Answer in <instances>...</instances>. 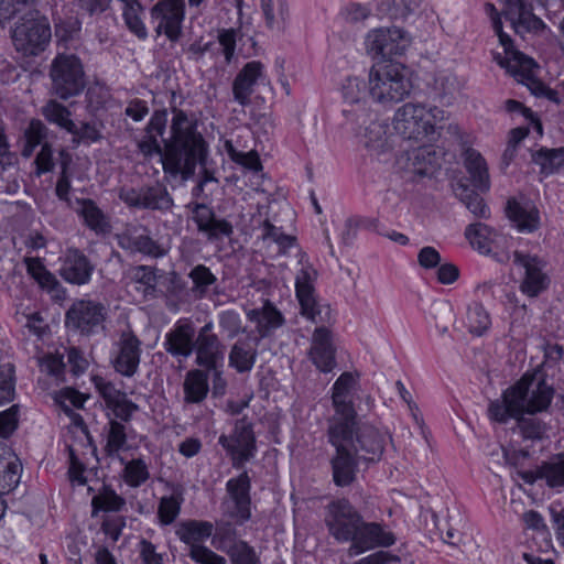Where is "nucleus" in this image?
I'll return each mask as SVG.
<instances>
[{
    "instance_id": "obj_1",
    "label": "nucleus",
    "mask_w": 564,
    "mask_h": 564,
    "mask_svg": "<svg viewBox=\"0 0 564 564\" xmlns=\"http://www.w3.org/2000/svg\"><path fill=\"white\" fill-rule=\"evenodd\" d=\"M172 112L171 137L163 140V147L159 138L163 137L166 129V109L152 113L137 145L144 158L160 155L165 175L172 178L180 176L182 181H187L195 174L198 164H205L208 144L183 110L172 108Z\"/></svg>"
},
{
    "instance_id": "obj_2",
    "label": "nucleus",
    "mask_w": 564,
    "mask_h": 564,
    "mask_svg": "<svg viewBox=\"0 0 564 564\" xmlns=\"http://www.w3.org/2000/svg\"><path fill=\"white\" fill-rule=\"evenodd\" d=\"M355 384L352 373L344 372L332 388L335 413L328 421L327 436L329 444L335 448L329 463L332 478L337 487H349L357 480L361 459L354 438L357 426V412L352 403Z\"/></svg>"
},
{
    "instance_id": "obj_3",
    "label": "nucleus",
    "mask_w": 564,
    "mask_h": 564,
    "mask_svg": "<svg viewBox=\"0 0 564 564\" xmlns=\"http://www.w3.org/2000/svg\"><path fill=\"white\" fill-rule=\"evenodd\" d=\"M446 119V112L436 106L426 108L423 104L406 102L395 111L392 123L403 139L419 141L433 138Z\"/></svg>"
},
{
    "instance_id": "obj_4",
    "label": "nucleus",
    "mask_w": 564,
    "mask_h": 564,
    "mask_svg": "<svg viewBox=\"0 0 564 564\" xmlns=\"http://www.w3.org/2000/svg\"><path fill=\"white\" fill-rule=\"evenodd\" d=\"M410 91L411 82L400 64L380 61L370 68L368 95L375 101L382 105L399 102Z\"/></svg>"
},
{
    "instance_id": "obj_5",
    "label": "nucleus",
    "mask_w": 564,
    "mask_h": 564,
    "mask_svg": "<svg viewBox=\"0 0 564 564\" xmlns=\"http://www.w3.org/2000/svg\"><path fill=\"white\" fill-rule=\"evenodd\" d=\"M52 91L61 99L79 95L85 88V72L74 54H58L51 64Z\"/></svg>"
},
{
    "instance_id": "obj_6",
    "label": "nucleus",
    "mask_w": 564,
    "mask_h": 564,
    "mask_svg": "<svg viewBox=\"0 0 564 564\" xmlns=\"http://www.w3.org/2000/svg\"><path fill=\"white\" fill-rule=\"evenodd\" d=\"M48 21L37 13L25 14L12 30V42L18 52L24 56H37L51 40Z\"/></svg>"
},
{
    "instance_id": "obj_7",
    "label": "nucleus",
    "mask_w": 564,
    "mask_h": 564,
    "mask_svg": "<svg viewBox=\"0 0 564 564\" xmlns=\"http://www.w3.org/2000/svg\"><path fill=\"white\" fill-rule=\"evenodd\" d=\"M494 24V31L499 37V42L503 46L506 54L505 58L496 57V59L502 67H506L514 76H520L521 80L525 82V85L533 95L542 97L546 86L542 82L535 79L532 75L535 62L533 58L528 57L514 48L512 39L501 30V23L498 19Z\"/></svg>"
},
{
    "instance_id": "obj_8",
    "label": "nucleus",
    "mask_w": 564,
    "mask_h": 564,
    "mask_svg": "<svg viewBox=\"0 0 564 564\" xmlns=\"http://www.w3.org/2000/svg\"><path fill=\"white\" fill-rule=\"evenodd\" d=\"M362 520L361 513L347 498L333 500L326 507L325 523L337 542L351 543Z\"/></svg>"
},
{
    "instance_id": "obj_9",
    "label": "nucleus",
    "mask_w": 564,
    "mask_h": 564,
    "mask_svg": "<svg viewBox=\"0 0 564 564\" xmlns=\"http://www.w3.org/2000/svg\"><path fill=\"white\" fill-rule=\"evenodd\" d=\"M108 316L107 306L95 300H77L66 312L65 325L84 336L98 334L105 329Z\"/></svg>"
},
{
    "instance_id": "obj_10",
    "label": "nucleus",
    "mask_w": 564,
    "mask_h": 564,
    "mask_svg": "<svg viewBox=\"0 0 564 564\" xmlns=\"http://www.w3.org/2000/svg\"><path fill=\"white\" fill-rule=\"evenodd\" d=\"M218 443L230 456L232 467L236 469L242 468L254 457L257 452L253 426L247 417L237 420L232 433L230 435L221 434Z\"/></svg>"
},
{
    "instance_id": "obj_11",
    "label": "nucleus",
    "mask_w": 564,
    "mask_h": 564,
    "mask_svg": "<svg viewBox=\"0 0 564 564\" xmlns=\"http://www.w3.org/2000/svg\"><path fill=\"white\" fill-rule=\"evenodd\" d=\"M119 198L130 208L148 209L161 214H167L174 207V199L167 187L160 183L139 188L122 187Z\"/></svg>"
},
{
    "instance_id": "obj_12",
    "label": "nucleus",
    "mask_w": 564,
    "mask_h": 564,
    "mask_svg": "<svg viewBox=\"0 0 564 564\" xmlns=\"http://www.w3.org/2000/svg\"><path fill=\"white\" fill-rule=\"evenodd\" d=\"M529 383L519 381L503 391L501 400L489 403V419L498 423H507L509 419H517L527 413Z\"/></svg>"
},
{
    "instance_id": "obj_13",
    "label": "nucleus",
    "mask_w": 564,
    "mask_h": 564,
    "mask_svg": "<svg viewBox=\"0 0 564 564\" xmlns=\"http://www.w3.org/2000/svg\"><path fill=\"white\" fill-rule=\"evenodd\" d=\"M316 271L312 267H303L295 279L296 297L301 306V314L312 323H325L329 317L328 306H322L315 297L313 282Z\"/></svg>"
},
{
    "instance_id": "obj_14",
    "label": "nucleus",
    "mask_w": 564,
    "mask_h": 564,
    "mask_svg": "<svg viewBox=\"0 0 564 564\" xmlns=\"http://www.w3.org/2000/svg\"><path fill=\"white\" fill-rule=\"evenodd\" d=\"M251 479L247 471L237 477L230 478L226 484V491L231 500L232 507H228L225 514L236 521V524H243L251 518Z\"/></svg>"
},
{
    "instance_id": "obj_15",
    "label": "nucleus",
    "mask_w": 564,
    "mask_h": 564,
    "mask_svg": "<svg viewBox=\"0 0 564 564\" xmlns=\"http://www.w3.org/2000/svg\"><path fill=\"white\" fill-rule=\"evenodd\" d=\"M186 207L192 213V219L197 226L198 232L203 234L207 241L214 242L223 238H229L234 234L230 221L217 218L214 210L203 203L191 202Z\"/></svg>"
},
{
    "instance_id": "obj_16",
    "label": "nucleus",
    "mask_w": 564,
    "mask_h": 564,
    "mask_svg": "<svg viewBox=\"0 0 564 564\" xmlns=\"http://www.w3.org/2000/svg\"><path fill=\"white\" fill-rule=\"evenodd\" d=\"M150 13L154 21H159L156 34L164 33L171 41L178 40L185 17L184 0H160L152 7Z\"/></svg>"
},
{
    "instance_id": "obj_17",
    "label": "nucleus",
    "mask_w": 564,
    "mask_h": 564,
    "mask_svg": "<svg viewBox=\"0 0 564 564\" xmlns=\"http://www.w3.org/2000/svg\"><path fill=\"white\" fill-rule=\"evenodd\" d=\"M408 46L404 32L398 28L377 29L366 37V48L373 57L382 61L403 54Z\"/></svg>"
},
{
    "instance_id": "obj_18",
    "label": "nucleus",
    "mask_w": 564,
    "mask_h": 564,
    "mask_svg": "<svg viewBox=\"0 0 564 564\" xmlns=\"http://www.w3.org/2000/svg\"><path fill=\"white\" fill-rule=\"evenodd\" d=\"M395 541V535L384 525L362 520L348 552L349 555L356 556L376 547H389Z\"/></svg>"
},
{
    "instance_id": "obj_19",
    "label": "nucleus",
    "mask_w": 564,
    "mask_h": 564,
    "mask_svg": "<svg viewBox=\"0 0 564 564\" xmlns=\"http://www.w3.org/2000/svg\"><path fill=\"white\" fill-rule=\"evenodd\" d=\"M505 18L511 23L516 34L539 33L545 29L544 22L533 13V6L528 0H505Z\"/></svg>"
},
{
    "instance_id": "obj_20",
    "label": "nucleus",
    "mask_w": 564,
    "mask_h": 564,
    "mask_svg": "<svg viewBox=\"0 0 564 564\" xmlns=\"http://www.w3.org/2000/svg\"><path fill=\"white\" fill-rule=\"evenodd\" d=\"M213 329V323H206L196 333L194 341L195 362L207 370H216L218 362L224 360V346Z\"/></svg>"
},
{
    "instance_id": "obj_21",
    "label": "nucleus",
    "mask_w": 564,
    "mask_h": 564,
    "mask_svg": "<svg viewBox=\"0 0 564 564\" xmlns=\"http://www.w3.org/2000/svg\"><path fill=\"white\" fill-rule=\"evenodd\" d=\"M117 352L111 360L115 370L124 377H132L139 368L141 340L131 330H123L116 344Z\"/></svg>"
},
{
    "instance_id": "obj_22",
    "label": "nucleus",
    "mask_w": 564,
    "mask_h": 564,
    "mask_svg": "<svg viewBox=\"0 0 564 564\" xmlns=\"http://www.w3.org/2000/svg\"><path fill=\"white\" fill-rule=\"evenodd\" d=\"M513 262L525 270L523 281L520 285L522 293L530 297H535L547 289L550 280L547 275L543 273V264L538 257L521 251H514Z\"/></svg>"
},
{
    "instance_id": "obj_23",
    "label": "nucleus",
    "mask_w": 564,
    "mask_h": 564,
    "mask_svg": "<svg viewBox=\"0 0 564 564\" xmlns=\"http://www.w3.org/2000/svg\"><path fill=\"white\" fill-rule=\"evenodd\" d=\"M196 329L188 318L178 319L164 337L163 347L175 358H187L194 352Z\"/></svg>"
},
{
    "instance_id": "obj_24",
    "label": "nucleus",
    "mask_w": 564,
    "mask_h": 564,
    "mask_svg": "<svg viewBox=\"0 0 564 564\" xmlns=\"http://www.w3.org/2000/svg\"><path fill=\"white\" fill-rule=\"evenodd\" d=\"M335 347L333 344V334L325 327H317L311 340L310 358L312 362L323 372H329L336 366Z\"/></svg>"
},
{
    "instance_id": "obj_25",
    "label": "nucleus",
    "mask_w": 564,
    "mask_h": 564,
    "mask_svg": "<svg viewBox=\"0 0 564 564\" xmlns=\"http://www.w3.org/2000/svg\"><path fill=\"white\" fill-rule=\"evenodd\" d=\"M343 98L347 105L343 113L346 117H354L359 121L361 117L368 116L367 105V85L366 82L358 77H348L341 87Z\"/></svg>"
},
{
    "instance_id": "obj_26",
    "label": "nucleus",
    "mask_w": 564,
    "mask_h": 564,
    "mask_svg": "<svg viewBox=\"0 0 564 564\" xmlns=\"http://www.w3.org/2000/svg\"><path fill=\"white\" fill-rule=\"evenodd\" d=\"M94 265L89 259L78 249H67L59 270L61 276L76 285L89 282Z\"/></svg>"
},
{
    "instance_id": "obj_27",
    "label": "nucleus",
    "mask_w": 564,
    "mask_h": 564,
    "mask_svg": "<svg viewBox=\"0 0 564 564\" xmlns=\"http://www.w3.org/2000/svg\"><path fill=\"white\" fill-rule=\"evenodd\" d=\"M506 214L519 231L533 232L540 227L539 209L529 199L509 198Z\"/></svg>"
},
{
    "instance_id": "obj_28",
    "label": "nucleus",
    "mask_w": 564,
    "mask_h": 564,
    "mask_svg": "<svg viewBox=\"0 0 564 564\" xmlns=\"http://www.w3.org/2000/svg\"><path fill=\"white\" fill-rule=\"evenodd\" d=\"M355 444L358 453H361L359 457L370 463L380 460L384 451L386 437L370 425H364L358 430L355 429Z\"/></svg>"
},
{
    "instance_id": "obj_29",
    "label": "nucleus",
    "mask_w": 564,
    "mask_h": 564,
    "mask_svg": "<svg viewBox=\"0 0 564 564\" xmlns=\"http://www.w3.org/2000/svg\"><path fill=\"white\" fill-rule=\"evenodd\" d=\"M263 65L259 61L247 63L232 83L234 99L241 106L250 104V96L258 79L262 77Z\"/></svg>"
},
{
    "instance_id": "obj_30",
    "label": "nucleus",
    "mask_w": 564,
    "mask_h": 564,
    "mask_svg": "<svg viewBox=\"0 0 564 564\" xmlns=\"http://www.w3.org/2000/svg\"><path fill=\"white\" fill-rule=\"evenodd\" d=\"M247 317L256 324L258 336L256 338L263 339L269 337L275 329L284 324L282 313L267 300L262 307L253 308L247 312Z\"/></svg>"
},
{
    "instance_id": "obj_31",
    "label": "nucleus",
    "mask_w": 564,
    "mask_h": 564,
    "mask_svg": "<svg viewBox=\"0 0 564 564\" xmlns=\"http://www.w3.org/2000/svg\"><path fill=\"white\" fill-rule=\"evenodd\" d=\"M259 344L260 338L251 336L237 340L229 352V366L240 373L250 371L257 360Z\"/></svg>"
},
{
    "instance_id": "obj_32",
    "label": "nucleus",
    "mask_w": 564,
    "mask_h": 564,
    "mask_svg": "<svg viewBox=\"0 0 564 564\" xmlns=\"http://www.w3.org/2000/svg\"><path fill=\"white\" fill-rule=\"evenodd\" d=\"M214 532V523L205 520H184L176 525V536L186 545L188 550L195 546H203V542L209 539Z\"/></svg>"
},
{
    "instance_id": "obj_33",
    "label": "nucleus",
    "mask_w": 564,
    "mask_h": 564,
    "mask_svg": "<svg viewBox=\"0 0 564 564\" xmlns=\"http://www.w3.org/2000/svg\"><path fill=\"white\" fill-rule=\"evenodd\" d=\"M441 167L440 158L431 147H420L409 152L406 169L419 176H432Z\"/></svg>"
},
{
    "instance_id": "obj_34",
    "label": "nucleus",
    "mask_w": 564,
    "mask_h": 564,
    "mask_svg": "<svg viewBox=\"0 0 564 564\" xmlns=\"http://www.w3.org/2000/svg\"><path fill=\"white\" fill-rule=\"evenodd\" d=\"M80 208L79 216L84 219V224L96 235H108L111 232L112 226L109 217L89 198L77 200Z\"/></svg>"
},
{
    "instance_id": "obj_35",
    "label": "nucleus",
    "mask_w": 564,
    "mask_h": 564,
    "mask_svg": "<svg viewBox=\"0 0 564 564\" xmlns=\"http://www.w3.org/2000/svg\"><path fill=\"white\" fill-rule=\"evenodd\" d=\"M464 166L469 174L470 182L480 192H488L490 177L488 166L481 154L475 149H467L464 152Z\"/></svg>"
},
{
    "instance_id": "obj_36",
    "label": "nucleus",
    "mask_w": 564,
    "mask_h": 564,
    "mask_svg": "<svg viewBox=\"0 0 564 564\" xmlns=\"http://www.w3.org/2000/svg\"><path fill=\"white\" fill-rule=\"evenodd\" d=\"M183 388L186 403H200L206 399L209 390L207 373L199 369L188 371Z\"/></svg>"
},
{
    "instance_id": "obj_37",
    "label": "nucleus",
    "mask_w": 564,
    "mask_h": 564,
    "mask_svg": "<svg viewBox=\"0 0 564 564\" xmlns=\"http://www.w3.org/2000/svg\"><path fill=\"white\" fill-rule=\"evenodd\" d=\"M465 237L474 249L482 254L491 252V246L498 237V232L482 223H475L467 226Z\"/></svg>"
},
{
    "instance_id": "obj_38",
    "label": "nucleus",
    "mask_w": 564,
    "mask_h": 564,
    "mask_svg": "<svg viewBox=\"0 0 564 564\" xmlns=\"http://www.w3.org/2000/svg\"><path fill=\"white\" fill-rule=\"evenodd\" d=\"M454 193L475 217L484 219L490 217V209L484 198L470 188L468 184L463 181L457 182L454 186Z\"/></svg>"
},
{
    "instance_id": "obj_39",
    "label": "nucleus",
    "mask_w": 564,
    "mask_h": 564,
    "mask_svg": "<svg viewBox=\"0 0 564 564\" xmlns=\"http://www.w3.org/2000/svg\"><path fill=\"white\" fill-rule=\"evenodd\" d=\"M538 474L550 488H564V453L553 455L547 462H544Z\"/></svg>"
},
{
    "instance_id": "obj_40",
    "label": "nucleus",
    "mask_w": 564,
    "mask_h": 564,
    "mask_svg": "<svg viewBox=\"0 0 564 564\" xmlns=\"http://www.w3.org/2000/svg\"><path fill=\"white\" fill-rule=\"evenodd\" d=\"M466 326L474 336H482L491 326L489 312L481 303L473 302L467 307Z\"/></svg>"
},
{
    "instance_id": "obj_41",
    "label": "nucleus",
    "mask_w": 564,
    "mask_h": 564,
    "mask_svg": "<svg viewBox=\"0 0 564 564\" xmlns=\"http://www.w3.org/2000/svg\"><path fill=\"white\" fill-rule=\"evenodd\" d=\"M212 544L216 550L228 554V550L238 543V533L235 524L229 520L220 519L214 523Z\"/></svg>"
},
{
    "instance_id": "obj_42",
    "label": "nucleus",
    "mask_w": 564,
    "mask_h": 564,
    "mask_svg": "<svg viewBox=\"0 0 564 564\" xmlns=\"http://www.w3.org/2000/svg\"><path fill=\"white\" fill-rule=\"evenodd\" d=\"M126 506V500L108 486L102 488L91 499L93 516L99 511L118 512Z\"/></svg>"
},
{
    "instance_id": "obj_43",
    "label": "nucleus",
    "mask_w": 564,
    "mask_h": 564,
    "mask_svg": "<svg viewBox=\"0 0 564 564\" xmlns=\"http://www.w3.org/2000/svg\"><path fill=\"white\" fill-rule=\"evenodd\" d=\"M532 160L541 167L542 174H553L564 166V148L540 149L532 155Z\"/></svg>"
},
{
    "instance_id": "obj_44",
    "label": "nucleus",
    "mask_w": 564,
    "mask_h": 564,
    "mask_svg": "<svg viewBox=\"0 0 564 564\" xmlns=\"http://www.w3.org/2000/svg\"><path fill=\"white\" fill-rule=\"evenodd\" d=\"M193 286L191 289L196 299H203L207 295L209 288L217 282L216 275L205 264L195 265L188 273Z\"/></svg>"
},
{
    "instance_id": "obj_45",
    "label": "nucleus",
    "mask_w": 564,
    "mask_h": 564,
    "mask_svg": "<svg viewBox=\"0 0 564 564\" xmlns=\"http://www.w3.org/2000/svg\"><path fill=\"white\" fill-rule=\"evenodd\" d=\"M47 135V128L37 119L31 120L24 131V144L21 150V155L25 159L32 156L36 147L42 145Z\"/></svg>"
},
{
    "instance_id": "obj_46",
    "label": "nucleus",
    "mask_w": 564,
    "mask_h": 564,
    "mask_svg": "<svg viewBox=\"0 0 564 564\" xmlns=\"http://www.w3.org/2000/svg\"><path fill=\"white\" fill-rule=\"evenodd\" d=\"M184 501L181 491H175L171 496H164L159 501L158 518L162 525L172 524L181 512Z\"/></svg>"
},
{
    "instance_id": "obj_47",
    "label": "nucleus",
    "mask_w": 564,
    "mask_h": 564,
    "mask_svg": "<svg viewBox=\"0 0 564 564\" xmlns=\"http://www.w3.org/2000/svg\"><path fill=\"white\" fill-rule=\"evenodd\" d=\"M45 119L67 132H75V122L70 119V111L64 105L50 100L42 110Z\"/></svg>"
},
{
    "instance_id": "obj_48",
    "label": "nucleus",
    "mask_w": 564,
    "mask_h": 564,
    "mask_svg": "<svg viewBox=\"0 0 564 564\" xmlns=\"http://www.w3.org/2000/svg\"><path fill=\"white\" fill-rule=\"evenodd\" d=\"M554 389L546 384L545 381H540L535 389L529 391L527 414L533 415L536 412L546 410L553 399Z\"/></svg>"
},
{
    "instance_id": "obj_49",
    "label": "nucleus",
    "mask_w": 564,
    "mask_h": 564,
    "mask_svg": "<svg viewBox=\"0 0 564 564\" xmlns=\"http://www.w3.org/2000/svg\"><path fill=\"white\" fill-rule=\"evenodd\" d=\"M422 0H388L381 1L378 10L390 19H405L419 9Z\"/></svg>"
},
{
    "instance_id": "obj_50",
    "label": "nucleus",
    "mask_w": 564,
    "mask_h": 564,
    "mask_svg": "<svg viewBox=\"0 0 564 564\" xmlns=\"http://www.w3.org/2000/svg\"><path fill=\"white\" fill-rule=\"evenodd\" d=\"M127 447L126 426L116 420H110L107 431V443L105 452L107 456H116L120 451Z\"/></svg>"
},
{
    "instance_id": "obj_51",
    "label": "nucleus",
    "mask_w": 564,
    "mask_h": 564,
    "mask_svg": "<svg viewBox=\"0 0 564 564\" xmlns=\"http://www.w3.org/2000/svg\"><path fill=\"white\" fill-rule=\"evenodd\" d=\"M122 478L128 486L132 488L140 487L150 478L148 465L142 458L127 462L122 470Z\"/></svg>"
},
{
    "instance_id": "obj_52",
    "label": "nucleus",
    "mask_w": 564,
    "mask_h": 564,
    "mask_svg": "<svg viewBox=\"0 0 564 564\" xmlns=\"http://www.w3.org/2000/svg\"><path fill=\"white\" fill-rule=\"evenodd\" d=\"M434 91L442 101L449 104L459 89L457 78L449 72H438L434 77Z\"/></svg>"
},
{
    "instance_id": "obj_53",
    "label": "nucleus",
    "mask_w": 564,
    "mask_h": 564,
    "mask_svg": "<svg viewBox=\"0 0 564 564\" xmlns=\"http://www.w3.org/2000/svg\"><path fill=\"white\" fill-rule=\"evenodd\" d=\"M156 269L149 265H138L131 270V280L144 286V296H155L158 275Z\"/></svg>"
},
{
    "instance_id": "obj_54",
    "label": "nucleus",
    "mask_w": 564,
    "mask_h": 564,
    "mask_svg": "<svg viewBox=\"0 0 564 564\" xmlns=\"http://www.w3.org/2000/svg\"><path fill=\"white\" fill-rule=\"evenodd\" d=\"M261 229L262 240H271L283 250L293 247L296 242V238L294 236L284 234L282 227L275 226L269 218H265L262 221Z\"/></svg>"
},
{
    "instance_id": "obj_55",
    "label": "nucleus",
    "mask_w": 564,
    "mask_h": 564,
    "mask_svg": "<svg viewBox=\"0 0 564 564\" xmlns=\"http://www.w3.org/2000/svg\"><path fill=\"white\" fill-rule=\"evenodd\" d=\"M231 564H261L259 554L248 542L239 540L227 554Z\"/></svg>"
},
{
    "instance_id": "obj_56",
    "label": "nucleus",
    "mask_w": 564,
    "mask_h": 564,
    "mask_svg": "<svg viewBox=\"0 0 564 564\" xmlns=\"http://www.w3.org/2000/svg\"><path fill=\"white\" fill-rule=\"evenodd\" d=\"M525 416V414L516 419L517 427L521 435L527 440H541L546 431L545 424L538 417Z\"/></svg>"
},
{
    "instance_id": "obj_57",
    "label": "nucleus",
    "mask_w": 564,
    "mask_h": 564,
    "mask_svg": "<svg viewBox=\"0 0 564 564\" xmlns=\"http://www.w3.org/2000/svg\"><path fill=\"white\" fill-rule=\"evenodd\" d=\"M18 322L22 324V327L39 339L48 332V325L45 323L40 313L21 314L17 317Z\"/></svg>"
},
{
    "instance_id": "obj_58",
    "label": "nucleus",
    "mask_w": 564,
    "mask_h": 564,
    "mask_svg": "<svg viewBox=\"0 0 564 564\" xmlns=\"http://www.w3.org/2000/svg\"><path fill=\"white\" fill-rule=\"evenodd\" d=\"M140 231H148L147 227L129 225L127 226L120 234H117L116 239L118 246L127 251L135 252L137 241L140 235Z\"/></svg>"
},
{
    "instance_id": "obj_59",
    "label": "nucleus",
    "mask_w": 564,
    "mask_h": 564,
    "mask_svg": "<svg viewBox=\"0 0 564 564\" xmlns=\"http://www.w3.org/2000/svg\"><path fill=\"white\" fill-rule=\"evenodd\" d=\"M188 556L196 564H227L225 556L216 553L206 545L188 550Z\"/></svg>"
},
{
    "instance_id": "obj_60",
    "label": "nucleus",
    "mask_w": 564,
    "mask_h": 564,
    "mask_svg": "<svg viewBox=\"0 0 564 564\" xmlns=\"http://www.w3.org/2000/svg\"><path fill=\"white\" fill-rule=\"evenodd\" d=\"M135 246V252L150 256L153 258H160L166 253L165 249L152 237H150L149 230L145 232L140 231Z\"/></svg>"
},
{
    "instance_id": "obj_61",
    "label": "nucleus",
    "mask_w": 564,
    "mask_h": 564,
    "mask_svg": "<svg viewBox=\"0 0 564 564\" xmlns=\"http://www.w3.org/2000/svg\"><path fill=\"white\" fill-rule=\"evenodd\" d=\"M14 393L13 368L10 364L0 367V405L9 402Z\"/></svg>"
},
{
    "instance_id": "obj_62",
    "label": "nucleus",
    "mask_w": 564,
    "mask_h": 564,
    "mask_svg": "<svg viewBox=\"0 0 564 564\" xmlns=\"http://www.w3.org/2000/svg\"><path fill=\"white\" fill-rule=\"evenodd\" d=\"M94 383L97 391L105 400L107 408H109L111 404H113L119 399H122L123 395H126V393L118 390L112 382L107 381L101 377H95Z\"/></svg>"
},
{
    "instance_id": "obj_63",
    "label": "nucleus",
    "mask_w": 564,
    "mask_h": 564,
    "mask_svg": "<svg viewBox=\"0 0 564 564\" xmlns=\"http://www.w3.org/2000/svg\"><path fill=\"white\" fill-rule=\"evenodd\" d=\"M39 365L43 372L54 376L56 379H62L65 370V362L63 356L47 354L39 359Z\"/></svg>"
},
{
    "instance_id": "obj_64",
    "label": "nucleus",
    "mask_w": 564,
    "mask_h": 564,
    "mask_svg": "<svg viewBox=\"0 0 564 564\" xmlns=\"http://www.w3.org/2000/svg\"><path fill=\"white\" fill-rule=\"evenodd\" d=\"M138 553L143 564H164L163 555L156 551V546L151 541L140 540Z\"/></svg>"
}]
</instances>
